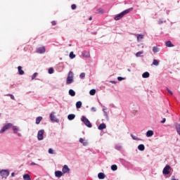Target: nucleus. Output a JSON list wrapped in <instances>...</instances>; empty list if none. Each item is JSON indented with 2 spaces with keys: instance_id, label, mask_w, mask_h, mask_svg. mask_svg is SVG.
Wrapping results in <instances>:
<instances>
[{
  "instance_id": "nucleus-1",
  "label": "nucleus",
  "mask_w": 180,
  "mask_h": 180,
  "mask_svg": "<svg viewBox=\"0 0 180 180\" xmlns=\"http://www.w3.org/2000/svg\"><path fill=\"white\" fill-rule=\"evenodd\" d=\"M131 11H133V8H129L121 12L120 13H119L115 16V18H114L115 20H120V19H122V18H123V16H124L125 15H127V13H130V12H131Z\"/></svg>"
},
{
  "instance_id": "nucleus-2",
  "label": "nucleus",
  "mask_w": 180,
  "mask_h": 180,
  "mask_svg": "<svg viewBox=\"0 0 180 180\" xmlns=\"http://www.w3.org/2000/svg\"><path fill=\"white\" fill-rule=\"evenodd\" d=\"M72 82H74V72L70 71L66 79V84L70 85V84H72Z\"/></svg>"
},
{
  "instance_id": "nucleus-3",
  "label": "nucleus",
  "mask_w": 180,
  "mask_h": 180,
  "mask_svg": "<svg viewBox=\"0 0 180 180\" xmlns=\"http://www.w3.org/2000/svg\"><path fill=\"white\" fill-rule=\"evenodd\" d=\"M49 118H50V120L54 123H58L60 122V120L58 119V117H56L55 112H52L50 113Z\"/></svg>"
},
{
  "instance_id": "nucleus-4",
  "label": "nucleus",
  "mask_w": 180,
  "mask_h": 180,
  "mask_svg": "<svg viewBox=\"0 0 180 180\" xmlns=\"http://www.w3.org/2000/svg\"><path fill=\"white\" fill-rule=\"evenodd\" d=\"M13 125V124H12V123L6 124L0 130V134H2V133H5L6 130H9V129H11Z\"/></svg>"
},
{
  "instance_id": "nucleus-5",
  "label": "nucleus",
  "mask_w": 180,
  "mask_h": 180,
  "mask_svg": "<svg viewBox=\"0 0 180 180\" xmlns=\"http://www.w3.org/2000/svg\"><path fill=\"white\" fill-rule=\"evenodd\" d=\"M11 129L14 134H17L18 137H22V134L19 133V131H20V128H19V127L13 125Z\"/></svg>"
},
{
  "instance_id": "nucleus-6",
  "label": "nucleus",
  "mask_w": 180,
  "mask_h": 180,
  "mask_svg": "<svg viewBox=\"0 0 180 180\" xmlns=\"http://www.w3.org/2000/svg\"><path fill=\"white\" fill-rule=\"evenodd\" d=\"M81 120L87 127H92V124H91V122H89V120H88L86 117L82 116Z\"/></svg>"
},
{
  "instance_id": "nucleus-7",
  "label": "nucleus",
  "mask_w": 180,
  "mask_h": 180,
  "mask_svg": "<svg viewBox=\"0 0 180 180\" xmlns=\"http://www.w3.org/2000/svg\"><path fill=\"white\" fill-rule=\"evenodd\" d=\"M44 129H41L38 131L37 133V139L39 141H41V140H44Z\"/></svg>"
},
{
  "instance_id": "nucleus-8",
  "label": "nucleus",
  "mask_w": 180,
  "mask_h": 180,
  "mask_svg": "<svg viewBox=\"0 0 180 180\" xmlns=\"http://www.w3.org/2000/svg\"><path fill=\"white\" fill-rule=\"evenodd\" d=\"M170 172H171V166L166 165L162 170L163 175H169Z\"/></svg>"
},
{
  "instance_id": "nucleus-9",
  "label": "nucleus",
  "mask_w": 180,
  "mask_h": 180,
  "mask_svg": "<svg viewBox=\"0 0 180 180\" xmlns=\"http://www.w3.org/2000/svg\"><path fill=\"white\" fill-rule=\"evenodd\" d=\"M0 174L2 178H8L9 176V171L6 169L0 170Z\"/></svg>"
},
{
  "instance_id": "nucleus-10",
  "label": "nucleus",
  "mask_w": 180,
  "mask_h": 180,
  "mask_svg": "<svg viewBox=\"0 0 180 180\" xmlns=\"http://www.w3.org/2000/svg\"><path fill=\"white\" fill-rule=\"evenodd\" d=\"M70 167H68V165H65L62 168V172L63 174H70Z\"/></svg>"
},
{
  "instance_id": "nucleus-11",
  "label": "nucleus",
  "mask_w": 180,
  "mask_h": 180,
  "mask_svg": "<svg viewBox=\"0 0 180 180\" xmlns=\"http://www.w3.org/2000/svg\"><path fill=\"white\" fill-rule=\"evenodd\" d=\"M37 53H38V54H44V53H46V47L41 46L37 48Z\"/></svg>"
},
{
  "instance_id": "nucleus-12",
  "label": "nucleus",
  "mask_w": 180,
  "mask_h": 180,
  "mask_svg": "<svg viewBox=\"0 0 180 180\" xmlns=\"http://www.w3.org/2000/svg\"><path fill=\"white\" fill-rule=\"evenodd\" d=\"M79 143H81V144H82V146H84V147H86V146H88L89 143H88V140H85L82 138H80L79 140Z\"/></svg>"
},
{
  "instance_id": "nucleus-13",
  "label": "nucleus",
  "mask_w": 180,
  "mask_h": 180,
  "mask_svg": "<svg viewBox=\"0 0 180 180\" xmlns=\"http://www.w3.org/2000/svg\"><path fill=\"white\" fill-rule=\"evenodd\" d=\"M64 175V173H63V172L58 170L55 172V176L56 178H61V176H63Z\"/></svg>"
},
{
  "instance_id": "nucleus-14",
  "label": "nucleus",
  "mask_w": 180,
  "mask_h": 180,
  "mask_svg": "<svg viewBox=\"0 0 180 180\" xmlns=\"http://www.w3.org/2000/svg\"><path fill=\"white\" fill-rule=\"evenodd\" d=\"M82 56L85 57V58H89V57H91V54L89 53V51H84L82 52Z\"/></svg>"
},
{
  "instance_id": "nucleus-15",
  "label": "nucleus",
  "mask_w": 180,
  "mask_h": 180,
  "mask_svg": "<svg viewBox=\"0 0 180 180\" xmlns=\"http://www.w3.org/2000/svg\"><path fill=\"white\" fill-rule=\"evenodd\" d=\"M135 36H136V37H137L138 42L141 41V40H143V39H144V35H143V34H135Z\"/></svg>"
},
{
  "instance_id": "nucleus-16",
  "label": "nucleus",
  "mask_w": 180,
  "mask_h": 180,
  "mask_svg": "<svg viewBox=\"0 0 180 180\" xmlns=\"http://www.w3.org/2000/svg\"><path fill=\"white\" fill-rule=\"evenodd\" d=\"M98 179H105L106 178V175L104 173L100 172L98 174Z\"/></svg>"
},
{
  "instance_id": "nucleus-17",
  "label": "nucleus",
  "mask_w": 180,
  "mask_h": 180,
  "mask_svg": "<svg viewBox=\"0 0 180 180\" xmlns=\"http://www.w3.org/2000/svg\"><path fill=\"white\" fill-rule=\"evenodd\" d=\"M153 136H154V131L152 130H148L146 132V137H153Z\"/></svg>"
},
{
  "instance_id": "nucleus-18",
  "label": "nucleus",
  "mask_w": 180,
  "mask_h": 180,
  "mask_svg": "<svg viewBox=\"0 0 180 180\" xmlns=\"http://www.w3.org/2000/svg\"><path fill=\"white\" fill-rule=\"evenodd\" d=\"M18 70L19 75H23L25 74V71H23V70H22V66H18Z\"/></svg>"
},
{
  "instance_id": "nucleus-19",
  "label": "nucleus",
  "mask_w": 180,
  "mask_h": 180,
  "mask_svg": "<svg viewBox=\"0 0 180 180\" xmlns=\"http://www.w3.org/2000/svg\"><path fill=\"white\" fill-rule=\"evenodd\" d=\"M175 127H176V133L179 134V136H180V124L176 123Z\"/></svg>"
},
{
  "instance_id": "nucleus-20",
  "label": "nucleus",
  "mask_w": 180,
  "mask_h": 180,
  "mask_svg": "<svg viewBox=\"0 0 180 180\" xmlns=\"http://www.w3.org/2000/svg\"><path fill=\"white\" fill-rule=\"evenodd\" d=\"M98 130H103L106 129V124L105 123H102L98 126Z\"/></svg>"
},
{
  "instance_id": "nucleus-21",
  "label": "nucleus",
  "mask_w": 180,
  "mask_h": 180,
  "mask_svg": "<svg viewBox=\"0 0 180 180\" xmlns=\"http://www.w3.org/2000/svg\"><path fill=\"white\" fill-rule=\"evenodd\" d=\"M41 120H43V117H37L36 118V124H40V122H41Z\"/></svg>"
},
{
  "instance_id": "nucleus-22",
  "label": "nucleus",
  "mask_w": 180,
  "mask_h": 180,
  "mask_svg": "<svg viewBox=\"0 0 180 180\" xmlns=\"http://www.w3.org/2000/svg\"><path fill=\"white\" fill-rule=\"evenodd\" d=\"M138 150H139V151H144V150H146V146L143 144H140L138 146Z\"/></svg>"
},
{
  "instance_id": "nucleus-23",
  "label": "nucleus",
  "mask_w": 180,
  "mask_h": 180,
  "mask_svg": "<svg viewBox=\"0 0 180 180\" xmlns=\"http://www.w3.org/2000/svg\"><path fill=\"white\" fill-rule=\"evenodd\" d=\"M166 47H174V44L171 42V41H167L165 43Z\"/></svg>"
},
{
  "instance_id": "nucleus-24",
  "label": "nucleus",
  "mask_w": 180,
  "mask_h": 180,
  "mask_svg": "<svg viewBox=\"0 0 180 180\" xmlns=\"http://www.w3.org/2000/svg\"><path fill=\"white\" fill-rule=\"evenodd\" d=\"M150 77V73L148 72H145L142 74V78H148Z\"/></svg>"
},
{
  "instance_id": "nucleus-25",
  "label": "nucleus",
  "mask_w": 180,
  "mask_h": 180,
  "mask_svg": "<svg viewBox=\"0 0 180 180\" xmlns=\"http://www.w3.org/2000/svg\"><path fill=\"white\" fill-rule=\"evenodd\" d=\"M68 120H74L75 119V114H70L68 116Z\"/></svg>"
},
{
  "instance_id": "nucleus-26",
  "label": "nucleus",
  "mask_w": 180,
  "mask_h": 180,
  "mask_svg": "<svg viewBox=\"0 0 180 180\" xmlns=\"http://www.w3.org/2000/svg\"><path fill=\"white\" fill-rule=\"evenodd\" d=\"M23 179L24 180H32V179L30 178V175H29L28 174L23 175Z\"/></svg>"
},
{
  "instance_id": "nucleus-27",
  "label": "nucleus",
  "mask_w": 180,
  "mask_h": 180,
  "mask_svg": "<svg viewBox=\"0 0 180 180\" xmlns=\"http://www.w3.org/2000/svg\"><path fill=\"white\" fill-rule=\"evenodd\" d=\"M82 106V102L81 101H77L76 103V108L77 109H80V108Z\"/></svg>"
},
{
  "instance_id": "nucleus-28",
  "label": "nucleus",
  "mask_w": 180,
  "mask_h": 180,
  "mask_svg": "<svg viewBox=\"0 0 180 180\" xmlns=\"http://www.w3.org/2000/svg\"><path fill=\"white\" fill-rule=\"evenodd\" d=\"M153 65H156V67L160 65V61H158L157 59H154L153 61Z\"/></svg>"
},
{
  "instance_id": "nucleus-29",
  "label": "nucleus",
  "mask_w": 180,
  "mask_h": 180,
  "mask_svg": "<svg viewBox=\"0 0 180 180\" xmlns=\"http://www.w3.org/2000/svg\"><path fill=\"white\" fill-rule=\"evenodd\" d=\"M106 110H108V108H106L105 106H103V112L104 113V116L108 117V112Z\"/></svg>"
},
{
  "instance_id": "nucleus-30",
  "label": "nucleus",
  "mask_w": 180,
  "mask_h": 180,
  "mask_svg": "<svg viewBox=\"0 0 180 180\" xmlns=\"http://www.w3.org/2000/svg\"><path fill=\"white\" fill-rule=\"evenodd\" d=\"M69 95H70V96H74L75 95V91L73 89H70Z\"/></svg>"
},
{
  "instance_id": "nucleus-31",
  "label": "nucleus",
  "mask_w": 180,
  "mask_h": 180,
  "mask_svg": "<svg viewBox=\"0 0 180 180\" xmlns=\"http://www.w3.org/2000/svg\"><path fill=\"white\" fill-rule=\"evenodd\" d=\"M153 53H158V51H160V49L158 48L157 46H153Z\"/></svg>"
},
{
  "instance_id": "nucleus-32",
  "label": "nucleus",
  "mask_w": 180,
  "mask_h": 180,
  "mask_svg": "<svg viewBox=\"0 0 180 180\" xmlns=\"http://www.w3.org/2000/svg\"><path fill=\"white\" fill-rule=\"evenodd\" d=\"M143 53H144V51H139L136 53V57H141V54H143Z\"/></svg>"
},
{
  "instance_id": "nucleus-33",
  "label": "nucleus",
  "mask_w": 180,
  "mask_h": 180,
  "mask_svg": "<svg viewBox=\"0 0 180 180\" xmlns=\"http://www.w3.org/2000/svg\"><path fill=\"white\" fill-rule=\"evenodd\" d=\"M70 58L72 60V58H75V54H74V52H70L69 54Z\"/></svg>"
},
{
  "instance_id": "nucleus-34",
  "label": "nucleus",
  "mask_w": 180,
  "mask_h": 180,
  "mask_svg": "<svg viewBox=\"0 0 180 180\" xmlns=\"http://www.w3.org/2000/svg\"><path fill=\"white\" fill-rule=\"evenodd\" d=\"M112 171H117V166L116 165H112L111 166Z\"/></svg>"
},
{
  "instance_id": "nucleus-35",
  "label": "nucleus",
  "mask_w": 180,
  "mask_h": 180,
  "mask_svg": "<svg viewBox=\"0 0 180 180\" xmlns=\"http://www.w3.org/2000/svg\"><path fill=\"white\" fill-rule=\"evenodd\" d=\"M95 94H96V90H95V89L90 90V91H89L90 95L94 96V95H95Z\"/></svg>"
},
{
  "instance_id": "nucleus-36",
  "label": "nucleus",
  "mask_w": 180,
  "mask_h": 180,
  "mask_svg": "<svg viewBox=\"0 0 180 180\" xmlns=\"http://www.w3.org/2000/svg\"><path fill=\"white\" fill-rule=\"evenodd\" d=\"M121 148H122V145H120V144H117V145L115 146V149H116V150H120Z\"/></svg>"
},
{
  "instance_id": "nucleus-37",
  "label": "nucleus",
  "mask_w": 180,
  "mask_h": 180,
  "mask_svg": "<svg viewBox=\"0 0 180 180\" xmlns=\"http://www.w3.org/2000/svg\"><path fill=\"white\" fill-rule=\"evenodd\" d=\"M79 78H81V79H83V78H85V72H82L79 75Z\"/></svg>"
},
{
  "instance_id": "nucleus-38",
  "label": "nucleus",
  "mask_w": 180,
  "mask_h": 180,
  "mask_svg": "<svg viewBox=\"0 0 180 180\" xmlns=\"http://www.w3.org/2000/svg\"><path fill=\"white\" fill-rule=\"evenodd\" d=\"M131 137H132L133 140H136V141L141 140L139 138H137V136L134 135H131Z\"/></svg>"
},
{
  "instance_id": "nucleus-39",
  "label": "nucleus",
  "mask_w": 180,
  "mask_h": 180,
  "mask_svg": "<svg viewBox=\"0 0 180 180\" xmlns=\"http://www.w3.org/2000/svg\"><path fill=\"white\" fill-rule=\"evenodd\" d=\"M104 11L102 8L97 9V13H103Z\"/></svg>"
},
{
  "instance_id": "nucleus-40",
  "label": "nucleus",
  "mask_w": 180,
  "mask_h": 180,
  "mask_svg": "<svg viewBox=\"0 0 180 180\" xmlns=\"http://www.w3.org/2000/svg\"><path fill=\"white\" fill-rule=\"evenodd\" d=\"M37 75H39L37 72L34 73L32 76V79H34Z\"/></svg>"
},
{
  "instance_id": "nucleus-41",
  "label": "nucleus",
  "mask_w": 180,
  "mask_h": 180,
  "mask_svg": "<svg viewBox=\"0 0 180 180\" xmlns=\"http://www.w3.org/2000/svg\"><path fill=\"white\" fill-rule=\"evenodd\" d=\"M48 153L49 154H54V150H53V148H49Z\"/></svg>"
},
{
  "instance_id": "nucleus-42",
  "label": "nucleus",
  "mask_w": 180,
  "mask_h": 180,
  "mask_svg": "<svg viewBox=\"0 0 180 180\" xmlns=\"http://www.w3.org/2000/svg\"><path fill=\"white\" fill-rule=\"evenodd\" d=\"M54 70L53 69V68H50L49 69V74H53Z\"/></svg>"
},
{
  "instance_id": "nucleus-43",
  "label": "nucleus",
  "mask_w": 180,
  "mask_h": 180,
  "mask_svg": "<svg viewBox=\"0 0 180 180\" xmlns=\"http://www.w3.org/2000/svg\"><path fill=\"white\" fill-rule=\"evenodd\" d=\"M7 96H10L11 99L15 101V96H13V94H8Z\"/></svg>"
},
{
  "instance_id": "nucleus-44",
  "label": "nucleus",
  "mask_w": 180,
  "mask_h": 180,
  "mask_svg": "<svg viewBox=\"0 0 180 180\" xmlns=\"http://www.w3.org/2000/svg\"><path fill=\"white\" fill-rule=\"evenodd\" d=\"M71 8H72V9H77V6L75 5V4H72V6H71Z\"/></svg>"
},
{
  "instance_id": "nucleus-45",
  "label": "nucleus",
  "mask_w": 180,
  "mask_h": 180,
  "mask_svg": "<svg viewBox=\"0 0 180 180\" xmlns=\"http://www.w3.org/2000/svg\"><path fill=\"white\" fill-rule=\"evenodd\" d=\"M117 79H118V81H123L124 79V78L122 77H118Z\"/></svg>"
},
{
  "instance_id": "nucleus-46",
  "label": "nucleus",
  "mask_w": 180,
  "mask_h": 180,
  "mask_svg": "<svg viewBox=\"0 0 180 180\" xmlns=\"http://www.w3.org/2000/svg\"><path fill=\"white\" fill-rule=\"evenodd\" d=\"M167 92H169V94H170V95H173L172 91H171V90H169V89L167 88Z\"/></svg>"
},
{
  "instance_id": "nucleus-47",
  "label": "nucleus",
  "mask_w": 180,
  "mask_h": 180,
  "mask_svg": "<svg viewBox=\"0 0 180 180\" xmlns=\"http://www.w3.org/2000/svg\"><path fill=\"white\" fill-rule=\"evenodd\" d=\"M162 23H164V21L162 20H158V24L162 25Z\"/></svg>"
},
{
  "instance_id": "nucleus-48",
  "label": "nucleus",
  "mask_w": 180,
  "mask_h": 180,
  "mask_svg": "<svg viewBox=\"0 0 180 180\" xmlns=\"http://www.w3.org/2000/svg\"><path fill=\"white\" fill-rule=\"evenodd\" d=\"M91 112H96V108L94 107L91 108Z\"/></svg>"
},
{
  "instance_id": "nucleus-49",
  "label": "nucleus",
  "mask_w": 180,
  "mask_h": 180,
  "mask_svg": "<svg viewBox=\"0 0 180 180\" xmlns=\"http://www.w3.org/2000/svg\"><path fill=\"white\" fill-rule=\"evenodd\" d=\"M110 82L111 84H117V82L113 81V80L110 81Z\"/></svg>"
},
{
  "instance_id": "nucleus-50",
  "label": "nucleus",
  "mask_w": 180,
  "mask_h": 180,
  "mask_svg": "<svg viewBox=\"0 0 180 180\" xmlns=\"http://www.w3.org/2000/svg\"><path fill=\"white\" fill-rule=\"evenodd\" d=\"M167 120L165 118H163L162 120L161 121V123H165Z\"/></svg>"
},
{
  "instance_id": "nucleus-51",
  "label": "nucleus",
  "mask_w": 180,
  "mask_h": 180,
  "mask_svg": "<svg viewBox=\"0 0 180 180\" xmlns=\"http://www.w3.org/2000/svg\"><path fill=\"white\" fill-rule=\"evenodd\" d=\"M51 23H52V25H53V26H56V21H52Z\"/></svg>"
},
{
  "instance_id": "nucleus-52",
  "label": "nucleus",
  "mask_w": 180,
  "mask_h": 180,
  "mask_svg": "<svg viewBox=\"0 0 180 180\" xmlns=\"http://www.w3.org/2000/svg\"><path fill=\"white\" fill-rule=\"evenodd\" d=\"M110 108H115V104H113V103L110 104Z\"/></svg>"
},
{
  "instance_id": "nucleus-53",
  "label": "nucleus",
  "mask_w": 180,
  "mask_h": 180,
  "mask_svg": "<svg viewBox=\"0 0 180 180\" xmlns=\"http://www.w3.org/2000/svg\"><path fill=\"white\" fill-rule=\"evenodd\" d=\"M30 165H37V164L34 162H32L30 163Z\"/></svg>"
},
{
  "instance_id": "nucleus-54",
  "label": "nucleus",
  "mask_w": 180,
  "mask_h": 180,
  "mask_svg": "<svg viewBox=\"0 0 180 180\" xmlns=\"http://www.w3.org/2000/svg\"><path fill=\"white\" fill-rule=\"evenodd\" d=\"M172 180H178V179H175V176H172Z\"/></svg>"
},
{
  "instance_id": "nucleus-55",
  "label": "nucleus",
  "mask_w": 180,
  "mask_h": 180,
  "mask_svg": "<svg viewBox=\"0 0 180 180\" xmlns=\"http://www.w3.org/2000/svg\"><path fill=\"white\" fill-rule=\"evenodd\" d=\"M11 176H15V173H11Z\"/></svg>"
},
{
  "instance_id": "nucleus-56",
  "label": "nucleus",
  "mask_w": 180,
  "mask_h": 180,
  "mask_svg": "<svg viewBox=\"0 0 180 180\" xmlns=\"http://www.w3.org/2000/svg\"><path fill=\"white\" fill-rule=\"evenodd\" d=\"M89 20H92V18L91 17H90Z\"/></svg>"
},
{
  "instance_id": "nucleus-57",
  "label": "nucleus",
  "mask_w": 180,
  "mask_h": 180,
  "mask_svg": "<svg viewBox=\"0 0 180 180\" xmlns=\"http://www.w3.org/2000/svg\"><path fill=\"white\" fill-rule=\"evenodd\" d=\"M128 71L130 72V69H128Z\"/></svg>"
}]
</instances>
